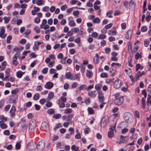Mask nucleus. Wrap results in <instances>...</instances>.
<instances>
[{"instance_id":"47","label":"nucleus","mask_w":151,"mask_h":151,"mask_svg":"<svg viewBox=\"0 0 151 151\" xmlns=\"http://www.w3.org/2000/svg\"><path fill=\"white\" fill-rule=\"evenodd\" d=\"M85 67L84 65H82L81 68V71L82 73H84L85 71Z\"/></svg>"},{"instance_id":"61","label":"nucleus","mask_w":151,"mask_h":151,"mask_svg":"<svg viewBox=\"0 0 151 151\" xmlns=\"http://www.w3.org/2000/svg\"><path fill=\"white\" fill-rule=\"evenodd\" d=\"M10 108V105L9 104H8L4 108V110L5 111H7L9 110Z\"/></svg>"},{"instance_id":"41","label":"nucleus","mask_w":151,"mask_h":151,"mask_svg":"<svg viewBox=\"0 0 151 151\" xmlns=\"http://www.w3.org/2000/svg\"><path fill=\"white\" fill-rule=\"evenodd\" d=\"M61 116V115L60 114H55L53 115V117L55 119H58Z\"/></svg>"},{"instance_id":"7","label":"nucleus","mask_w":151,"mask_h":151,"mask_svg":"<svg viewBox=\"0 0 151 151\" xmlns=\"http://www.w3.org/2000/svg\"><path fill=\"white\" fill-rule=\"evenodd\" d=\"M36 145L34 143L29 142L27 144V148L29 150H33L35 149Z\"/></svg>"},{"instance_id":"64","label":"nucleus","mask_w":151,"mask_h":151,"mask_svg":"<svg viewBox=\"0 0 151 151\" xmlns=\"http://www.w3.org/2000/svg\"><path fill=\"white\" fill-rule=\"evenodd\" d=\"M147 91L149 93H151V84L149 85L147 88Z\"/></svg>"},{"instance_id":"11","label":"nucleus","mask_w":151,"mask_h":151,"mask_svg":"<svg viewBox=\"0 0 151 151\" xmlns=\"http://www.w3.org/2000/svg\"><path fill=\"white\" fill-rule=\"evenodd\" d=\"M115 128V126L113 127V128L111 127L110 128V131L108 133V136L109 138H112L114 136V129Z\"/></svg>"},{"instance_id":"13","label":"nucleus","mask_w":151,"mask_h":151,"mask_svg":"<svg viewBox=\"0 0 151 151\" xmlns=\"http://www.w3.org/2000/svg\"><path fill=\"white\" fill-rule=\"evenodd\" d=\"M135 5L134 1L133 0H130L129 4V9L130 10H133L135 8Z\"/></svg>"},{"instance_id":"27","label":"nucleus","mask_w":151,"mask_h":151,"mask_svg":"<svg viewBox=\"0 0 151 151\" xmlns=\"http://www.w3.org/2000/svg\"><path fill=\"white\" fill-rule=\"evenodd\" d=\"M7 63L6 61H4L1 64V65L2 67L1 68V70H4L6 68L5 66L7 65Z\"/></svg>"},{"instance_id":"33","label":"nucleus","mask_w":151,"mask_h":151,"mask_svg":"<svg viewBox=\"0 0 151 151\" xmlns=\"http://www.w3.org/2000/svg\"><path fill=\"white\" fill-rule=\"evenodd\" d=\"M113 11L111 10H110L107 13L106 16L109 18H112V16L111 14H113Z\"/></svg>"},{"instance_id":"52","label":"nucleus","mask_w":151,"mask_h":151,"mask_svg":"<svg viewBox=\"0 0 151 151\" xmlns=\"http://www.w3.org/2000/svg\"><path fill=\"white\" fill-rule=\"evenodd\" d=\"M52 105V103L50 101H47V103L45 104L46 106L48 107H50Z\"/></svg>"},{"instance_id":"30","label":"nucleus","mask_w":151,"mask_h":151,"mask_svg":"<svg viewBox=\"0 0 151 151\" xmlns=\"http://www.w3.org/2000/svg\"><path fill=\"white\" fill-rule=\"evenodd\" d=\"M0 119L2 121H2L3 122H6L7 121V119L6 117H5L3 115H0Z\"/></svg>"},{"instance_id":"49","label":"nucleus","mask_w":151,"mask_h":151,"mask_svg":"<svg viewBox=\"0 0 151 151\" xmlns=\"http://www.w3.org/2000/svg\"><path fill=\"white\" fill-rule=\"evenodd\" d=\"M149 15L146 18V20L147 22H149L151 18V16L150 15V12H149Z\"/></svg>"},{"instance_id":"15","label":"nucleus","mask_w":151,"mask_h":151,"mask_svg":"<svg viewBox=\"0 0 151 151\" xmlns=\"http://www.w3.org/2000/svg\"><path fill=\"white\" fill-rule=\"evenodd\" d=\"M98 97L99 101L101 102L104 101V97L103 93H101V92H99L98 93Z\"/></svg>"},{"instance_id":"55","label":"nucleus","mask_w":151,"mask_h":151,"mask_svg":"<svg viewBox=\"0 0 151 151\" xmlns=\"http://www.w3.org/2000/svg\"><path fill=\"white\" fill-rule=\"evenodd\" d=\"M135 58L136 60L138 59L140 57H141V55L138 52H137L136 53L135 55Z\"/></svg>"},{"instance_id":"36","label":"nucleus","mask_w":151,"mask_h":151,"mask_svg":"<svg viewBox=\"0 0 151 151\" xmlns=\"http://www.w3.org/2000/svg\"><path fill=\"white\" fill-rule=\"evenodd\" d=\"M88 111L89 114H92L94 113L93 109L89 107L88 108Z\"/></svg>"},{"instance_id":"10","label":"nucleus","mask_w":151,"mask_h":151,"mask_svg":"<svg viewBox=\"0 0 151 151\" xmlns=\"http://www.w3.org/2000/svg\"><path fill=\"white\" fill-rule=\"evenodd\" d=\"M145 73L144 71H143L141 72L140 71H139L136 74L135 76V79L136 81H137L139 78V77L142 75H144Z\"/></svg>"},{"instance_id":"26","label":"nucleus","mask_w":151,"mask_h":151,"mask_svg":"<svg viewBox=\"0 0 151 151\" xmlns=\"http://www.w3.org/2000/svg\"><path fill=\"white\" fill-rule=\"evenodd\" d=\"M101 20L99 18L97 17L93 19L92 22L94 23L98 24L100 22Z\"/></svg>"},{"instance_id":"53","label":"nucleus","mask_w":151,"mask_h":151,"mask_svg":"<svg viewBox=\"0 0 151 151\" xmlns=\"http://www.w3.org/2000/svg\"><path fill=\"white\" fill-rule=\"evenodd\" d=\"M81 75L79 73H77L75 75V78L78 80V81H79Z\"/></svg>"},{"instance_id":"42","label":"nucleus","mask_w":151,"mask_h":151,"mask_svg":"<svg viewBox=\"0 0 151 151\" xmlns=\"http://www.w3.org/2000/svg\"><path fill=\"white\" fill-rule=\"evenodd\" d=\"M147 99V105H149L150 101L151 100V95H148Z\"/></svg>"},{"instance_id":"58","label":"nucleus","mask_w":151,"mask_h":151,"mask_svg":"<svg viewBox=\"0 0 151 151\" xmlns=\"http://www.w3.org/2000/svg\"><path fill=\"white\" fill-rule=\"evenodd\" d=\"M91 36L94 38H96L98 36V34L96 32H93L91 35Z\"/></svg>"},{"instance_id":"2","label":"nucleus","mask_w":151,"mask_h":151,"mask_svg":"<svg viewBox=\"0 0 151 151\" xmlns=\"http://www.w3.org/2000/svg\"><path fill=\"white\" fill-rule=\"evenodd\" d=\"M45 143L44 141H41L38 142L36 145V148L38 151H42L45 147Z\"/></svg>"},{"instance_id":"35","label":"nucleus","mask_w":151,"mask_h":151,"mask_svg":"<svg viewBox=\"0 0 151 151\" xmlns=\"http://www.w3.org/2000/svg\"><path fill=\"white\" fill-rule=\"evenodd\" d=\"M40 95L39 93H36L33 96V99L35 100H37L39 98Z\"/></svg>"},{"instance_id":"45","label":"nucleus","mask_w":151,"mask_h":151,"mask_svg":"<svg viewBox=\"0 0 151 151\" xmlns=\"http://www.w3.org/2000/svg\"><path fill=\"white\" fill-rule=\"evenodd\" d=\"M62 127V124H58L54 127V130H56Z\"/></svg>"},{"instance_id":"32","label":"nucleus","mask_w":151,"mask_h":151,"mask_svg":"<svg viewBox=\"0 0 151 151\" xmlns=\"http://www.w3.org/2000/svg\"><path fill=\"white\" fill-rule=\"evenodd\" d=\"M100 77L102 78H106L108 77V75L106 73L103 72L101 74Z\"/></svg>"},{"instance_id":"9","label":"nucleus","mask_w":151,"mask_h":151,"mask_svg":"<svg viewBox=\"0 0 151 151\" xmlns=\"http://www.w3.org/2000/svg\"><path fill=\"white\" fill-rule=\"evenodd\" d=\"M20 55V54H15L14 56L12 58V64L15 66L17 65L18 63L17 62V57Z\"/></svg>"},{"instance_id":"63","label":"nucleus","mask_w":151,"mask_h":151,"mask_svg":"<svg viewBox=\"0 0 151 151\" xmlns=\"http://www.w3.org/2000/svg\"><path fill=\"white\" fill-rule=\"evenodd\" d=\"M48 24L50 25H52L53 23V20L52 19L50 18L48 20Z\"/></svg>"},{"instance_id":"56","label":"nucleus","mask_w":151,"mask_h":151,"mask_svg":"<svg viewBox=\"0 0 151 151\" xmlns=\"http://www.w3.org/2000/svg\"><path fill=\"white\" fill-rule=\"evenodd\" d=\"M40 19L39 17H37L35 18L34 22L36 23H38L40 22Z\"/></svg>"},{"instance_id":"39","label":"nucleus","mask_w":151,"mask_h":151,"mask_svg":"<svg viewBox=\"0 0 151 151\" xmlns=\"http://www.w3.org/2000/svg\"><path fill=\"white\" fill-rule=\"evenodd\" d=\"M54 96V93L52 92H50L49 93L48 95V98L49 99H52Z\"/></svg>"},{"instance_id":"24","label":"nucleus","mask_w":151,"mask_h":151,"mask_svg":"<svg viewBox=\"0 0 151 151\" xmlns=\"http://www.w3.org/2000/svg\"><path fill=\"white\" fill-rule=\"evenodd\" d=\"M106 119L103 118L101 121V125L102 127H105L106 125Z\"/></svg>"},{"instance_id":"29","label":"nucleus","mask_w":151,"mask_h":151,"mask_svg":"<svg viewBox=\"0 0 151 151\" xmlns=\"http://www.w3.org/2000/svg\"><path fill=\"white\" fill-rule=\"evenodd\" d=\"M89 96L91 98H94L96 96V95L93 93L92 91H89L88 93Z\"/></svg>"},{"instance_id":"31","label":"nucleus","mask_w":151,"mask_h":151,"mask_svg":"<svg viewBox=\"0 0 151 151\" xmlns=\"http://www.w3.org/2000/svg\"><path fill=\"white\" fill-rule=\"evenodd\" d=\"M45 2L42 0H37L36 2V4L38 6H40L44 4Z\"/></svg>"},{"instance_id":"18","label":"nucleus","mask_w":151,"mask_h":151,"mask_svg":"<svg viewBox=\"0 0 151 151\" xmlns=\"http://www.w3.org/2000/svg\"><path fill=\"white\" fill-rule=\"evenodd\" d=\"M10 71L11 69L9 68H7L6 69L5 71L6 78H8L10 76Z\"/></svg>"},{"instance_id":"20","label":"nucleus","mask_w":151,"mask_h":151,"mask_svg":"<svg viewBox=\"0 0 151 151\" xmlns=\"http://www.w3.org/2000/svg\"><path fill=\"white\" fill-rule=\"evenodd\" d=\"M98 54L97 53L96 54L95 57L93 58V62L95 64H97L99 62V59L98 58Z\"/></svg>"},{"instance_id":"1","label":"nucleus","mask_w":151,"mask_h":151,"mask_svg":"<svg viewBox=\"0 0 151 151\" xmlns=\"http://www.w3.org/2000/svg\"><path fill=\"white\" fill-rule=\"evenodd\" d=\"M124 119L128 123H131L133 120L132 115L130 113L127 112L124 114Z\"/></svg>"},{"instance_id":"57","label":"nucleus","mask_w":151,"mask_h":151,"mask_svg":"<svg viewBox=\"0 0 151 151\" xmlns=\"http://www.w3.org/2000/svg\"><path fill=\"white\" fill-rule=\"evenodd\" d=\"M18 90L17 89H16L14 90H12L11 91V93L13 95H16L17 93L18 92Z\"/></svg>"},{"instance_id":"25","label":"nucleus","mask_w":151,"mask_h":151,"mask_svg":"<svg viewBox=\"0 0 151 151\" xmlns=\"http://www.w3.org/2000/svg\"><path fill=\"white\" fill-rule=\"evenodd\" d=\"M108 33L109 35H115L116 34V32L115 30H111L109 31Z\"/></svg>"},{"instance_id":"21","label":"nucleus","mask_w":151,"mask_h":151,"mask_svg":"<svg viewBox=\"0 0 151 151\" xmlns=\"http://www.w3.org/2000/svg\"><path fill=\"white\" fill-rule=\"evenodd\" d=\"M24 73L21 70H19L17 72L16 75L18 78H20L22 76Z\"/></svg>"},{"instance_id":"22","label":"nucleus","mask_w":151,"mask_h":151,"mask_svg":"<svg viewBox=\"0 0 151 151\" xmlns=\"http://www.w3.org/2000/svg\"><path fill=\"white\" fill-rule=\"evenodd\" d=\"M17 98V95H12L10 96V100L12 101V103H14L15 101Z\"/></svg>"},{"instance_id":"40","label":"nucleus","mask_w":151,"mask_h":151,"mask_svg":"<svg viewBox=\"0 0 151 151\" xmlns=\"http://www.w3.org/2000/svg\"><path fill=\"white\" fill-rule=\"evenodd\" d=\"M21 147V145L20 142H18L16 143L15 145V149L17 150H19L20 149Z\"/></svg>"},{"instance_id":"17","label":"nucleus","mask_w":151,"mask_h":151,"mask_svg":"<svg viewBox=\"0 0 151 151\" xmlns=\"http://www.w3.org/2000/svg\"><path fill=\"white\" fill-rule=\"evenodd\" d=\"M93 75V73L91 70H88L86 73V76L89 79L92 77Z\"/></svg>"},{"instance_id":"3","label":"nucleus","mask_w":151,"mask_h":151,"mask_svg":"<svg viewBox=\"0 0 151 151\" xmlns=\"http://www.w3.org/2000/svg\"><path fill=\"white\" fill-rule=\"evenodd\" d=\"M36 121L34 119H32L30 122L29 124V130L32 131L35 129L36 127Z\"/></svg>"},{"instance_id":"28","label":"nucleus","mask_w":151,"mask_h":151,"mask_svg":"<svg viewBox=\"0 0 151 151\" xmlns=\"http://www.w3.org/2000/svg\"><path fill=\"white\" fill-rule=\"evenodd\" d=\"M73 112V110L71 108H68L66 109L64 111V113L65 114H70Z\"/></svg>"},{"instance_id":"44","label":"nucleus","mask_w":151,"mask_h":151,"mask_svg":"<svg viewBox=\"0 0 151 151\" xmlns=\"http://www.w3.org/2000/svg\"><path fill=\"white\" fill-rule=\"evenodd\" d=\"M31 32L30 29H27L26 30L24 34L25 37H26L28 35H29Z\"/></svg>"},{"instance_id":"12","label":"nucleus","mask_w":151,"mask_h":151,"mask_svg":"<svg viewBox=\"0 0 151 151\" xmlns=\"http://www.w3.org/2000/svg\"><path fill=\"white\" fill-rule=\"evenodd\" d=\"M53 86L52 83L50 82H47L45 85V87L47 89L51 88Z\"/></svg>"},{"instance_id":"19","label":"nucleus","mask_w":151,"mask_h":151,"mask_svg":"<svg viewBox=\"0 0 151 151\" xmlns=\"http://www.w3.org/2000/svg\"><path fill=\"white\" fill-rule=\"evenodd\" d=\"M65 76L68 79L72 80L73 79V75L69 72L66 73L65 74Z\"/></svg>"},{"instance_id":"48","label":"nucleus","mask_w":151,"mask_h":151,"mask_svg":"<svg viewBox=\"0 0 151 151\" xmlns=\"http://www.w3.org/2000/svg\"><path fill=\"white\" fill-rule=\"evenodd\" d=\"M19 49V47H16L14 49V50L17 52L16 54H19L20 51Z\"/></svg>"},{"instance_id":"60","label":"nucleus","mask_w":151,"mask_h":151,"mask_svg":"<svg viewBox=\"0 0 151 151\" xmlns=\"http://www.w3.org/2000/svg\"><path fill=\"white\" fill-rule=\"evenodd\" d=\"M112 25V24L111 23H110L106 25L105 27V28L106 29H109L111 27Z\"/></svg>"},{"instance_id":"62","label":"nucleus","mask_w":151,"mask_h":151,"mask_svg":"<svg viewBox=\"0 0 151 151\" xmlns=\"http://www.w3.org/2000/svg\"><path fill=\"white\" fill-rule=\"evenodd\" d=\"M25 105L26 107H29L32 105V102L31 101L27 102L26 103Z\"/></svg>"},{"instance_id":"8","label":"nucleus","mask_w":151,"mask_h":151,"mask_svg":"<svg viewBox=\"0 0 151 151\" xmlns=\"http://www.w3.org/2000/svg\"><path fill=\"white\" fill-rule=\"evenodd\" d=\"M0 29V37L2 38H5L6 36V35L5 34V30L3 27H1Z\"/></svg>"},{"instance_id":"54","label":"nucleus","mask_w":151,"mask_h":151,"mask_svg":"<svg viewBox=\"0 0 151 151\" xmlns=\"http://www.w3.org/2000/svg\"><path fill=\"white\" fill-rule=\"evenodd\" d=\"M106 36L104 34L100 35L98 37V39H103L105 38Z\"/></svg>"},{"instance_id":"51","label":"nucleus","mask_w":151,"mask_h":151,"mask_svg":"<svg viewBox=\"0 0 151 151\" xmlns=\"http://www.w3.org/2000/svg\"><path fill=\"white\" fill-rule=\"evenodd\" d=\"M101 86L99 84H97L95 86V89L97 90H100L101 88Z\"/></svg>"},{"instance_id":"43","label":"nucleus","mask_w":151,"mask_h":151,"mask_svg":"<svg viewBox=\"0 0 151 151\" xmlns=\"http://www.w3.org/2000/svg\"><path fill=\"white\" fill-rule=\"evenodd\" d=\"M49 10V7L47 6H44L42 9V11L45 12H48Z\"/></svg>"},{"instance_id":"23","label":"nucleus","mask_w":151,"mask_h":151,"mask_svg":"<svg viewBox=\"0 0 151 151\" xmlns=\"http://www.w3.org/2000/svg\"><path fill=\"white\" fill-rule=\"evenodd\" d=\"M0 127L2 129H5L7 128V125L2 121H0Z\"/></svg>"},{"instance_id":"50","label":"nucleus","mask_w":151,"mask_h":151,"mask_svg":"<svg viewBox=\"0 0 151 151\" xmlns=\"http://www.w3.org/2000/svg\"><path fill=\"white\" fill-rule=\"evenodd\" d=\"M66 20L65 19H63L60 22V24L62 25H64L66 24Z\"/></svg>"},{"instance_id":"14","label":"nucleus","mask_w":151,"mask_h":151,"mask_svg":"<svg viewBox=\"0 0 151 151\" xmlns=\"http://www.w3.org/2000/svg\"><path fill=\"white\" fill-rule=\"evenodd\" d=\"M132 32L131 30H129L127 31L125 37L127 39H130L132 35Z\"/></svg>"},{"instance_id":"38","label":"nucleus","mask_w":151,"mask_h":151,"mask_svg":"<svg viewBox=\"0 0 151 151\" xmlns=\"http://www.w3.org/2000/svg\"><path fill=\"white\" fill-rule=\"evenodd\" d=\"M54 111L52 109H50L47 111V112L49 114H52L54 113Z\"/></svg>"},{"instance_id":"6","label":"nucleus","mask_w":151,"mask_h":151,"mask_svg":"<svg viewBox=\"0 0 151 151\" xmlns=\"http://www.w3.org/2000/svg\"><path fill=\"white\" fill-rule=\"evenodd\" d=\"M121 81L119 79L116 80L113 83L114 87L116 88H118L121 86Z\"/></svg>"},{"instance_id":"16","label":"nucleus","mask_w":151,"mask_h":151,"mask_svg":"<svg viewBox=\"0 0 151 151\" xmlns=\"http://www.w3.org/2000/svg\"><path fill=\"white\" fill-rule=\"evenodd\" d=\"M16 109L14 106H13L10 111V113L11 115V116H13L15 115V113L16 111Z\"/></svg>"},{"instance_id":"59","label":"nucleus","mask_w":151,"mask_h":151,"mask_svg":"<svg viewBox=\"0 0 151 151\" xmlns=\"http://www.w3.org/2000/svg\"><path fill=\"white\" fill-rule=\"evenodd\" d=\"M84 102L85 103L88 105L90 103V99L89 98H88L85 100Z\"/></svg>"},{"instance_id":"46","label":"nucleus","mask_w":151,"mask_h":151,"mask_svg":"<svg viewBox=\"0 0 151 151\" xmlns=\"http://www.w3.org/2000/svg\"><path fill=\"white\" fill-rule=\"evenodd\" d=\"M12 37L11 36H9L7 38V43L9 44L10 43V40L12 39Z\"/></svg>"},{"instance_id":"37","label":"nucleus","mask_w":151,"mask_h":151,"mask_svg":"<svg viewBox=\"0 0 151 151\" xmlns=\"http://www.w3.org/2000/svg\"><path fill=\"white\" fill-rule=\"evenodd\" d=\"M147 29L146 26H142L141 28V30L142 32H144L147 30Z\"/></svg>"},{"instance_id":"4","label":"nucleus","mask_w":151,"mask_h":151,"mask_svg":"<svg viewBox=\"0 0 151 151\" xmlns=\"http://www.w3.org/2000/svg\"><path fill=\"white\" fill-rule=\"evenodd\" d=\"M41 129L44 131L47 132L48 131L49 128L47 122H43L41 125Z\"/></svg>"},{"instance_id":"5","label":"nucleus","mask_w":151,"mask_h":151,"mask_svg":"<svg viewBox=\"0 0 151 151\" xmlns=\"http://www.w3.org/2000/svg\"><path fill=\"white\" fill-rule=\"evenodd\" d=\"M123 96L116 98L114 100V103L116 105H121L123 102Z\"/></svg>"},{"instance_id":"34","label":"nucleus","mask_w":151,"mask_h":151,"mask_svg":"<svg viewBox=\"0 0 151 151\" xmlns=\"http://www.w3.org/2000/svg\"><path fill=\"white\" fill-rule=\"evenodd\" d=\"M69 24L71 27H73L76 26V23L73 20L70 21L69 23Z\"/></svg>"}]
</instances>
